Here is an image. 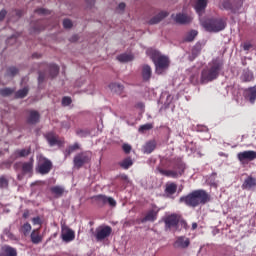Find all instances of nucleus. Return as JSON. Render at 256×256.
<instances>
[{
  "label": "nucleus",
  "instance_id": "1",
  "mask_svg": "<svg viewBox=\"0 0 256 256\" xmlns=\"http://www.w3.org/2000/svg\"><path fill=\"white\" fill-rule=\"evenodd\" d=\"M179 201L180 203H185L187 207H199V205H207L211 201V194H208L203 189H198L180 197Z\"/></svg>",
  "mask_w": 256,
  "mask_h": 256
},
{
  "label": "nucleus",
  "instance_id": "2",
  "mask_svg": "<svg viewBox=\"0 0 256 256\" xmlns=\"http://www.w3.org/2000/svg\"><path fill=\"white\" fill-rule=\"evenodd\" d=\"M221 69H223V62L218 59L212 60V63H209L208 67L202 70L200 80L202 85L205 83H211V81H215V79L219 77Z\"/></svg>",
  "mask_w": 256,
  "mask_h": 256
},
{
  "label": "nucleus",
  "instance_id": "3",
  "mask_svg": "<svg viewBox=\"0 0 256 256\" xmlns=\"http://www.w3.org/2000/svg\"><path fill=\"white\" fill-rule=\"evenodd\" d=\"M151 59L156 67L157 75H162L166 69H169L170 61L169 57L161 55L158 51H152Z\"/></svg>",
  "mask_w": 256,
  "mask_h": 256
},
{
  "label": "nucleus",
  "instance_id": "4",
  "mask_svg": "<svg viewBox=\"0 0 256 256\" xmlns=\"http://www.w3.org/2000/svg\"><path fill=\"white\" fill-rule=\"evenodd\" d=\"M202 26L209 33H219V31H223L227 27V23L222 18H211L204 21Z\"/></svg>",
  "mask_w": 256,
  "mask_h": 256
},
{
  "label": "nucleus",
  "instance_id": "5",
  "mask_svg": "<svg viewBox=\"0 0 256 256\" xmlns=\"http://www.w3.org/2000/svg\"><path fill=\"white\" fill-rule=\"evenodd\" d=\"M91 162V156L87 152H80L74 156L73 163L76 169H81L83 165Z\"/></svg>",
  "mask_w": 256,
  "mask_h": 256
},
{
  "label": "nucleus",
  "instance_id": "6",
  "mask_svg": "<svg viewBox=\"0 0 256 256\" xmlns=\"http://www.w3.org/2000/svg\"><path fill=\"white\" fill-rule=\"evenodd\" d=\"M44 137L50 147H62V145H65V141L59 139V135L55 134L54 132H48L44 135Z\"/></svg>",
  "mask_w": 256,
  "mask_h": 256
},
{
  "label": "nucleus",
  "instance_id": "7",
  "mask_svg": "<svg viewBox=\"0 0 256 256\" xmlns=\"http://www.w3.org/2000/svg\"><path fill=\"white\" fill-rule=\"evenodd\" d=\"M241 5H243V2L239 0H224L222 2L223 9L231 11V13H237L241 9Z\"/></svg>",
  "mask_w": 256,
  "mask_h": 256
},
{
  "label": "nucleus",
  "instance_id": "8",
  "mask_svg": "<svg viewBox=\"0 0 256 256\" xmlns=\"http://www.w3.org/2000/svg\"><path fill=\"white\" fill-rule=\"evenodd\" d=\"M170 165L173 168V171H176L177 177H181L185 173V163L181 158H173L170 160Z\"/></svg>",
  "mask_w": 256,
  "mask_h": 256
},
{
  "label": "nucleus",
  "instance_id": "9",
  "mask_svg": "<svg viewBox=\"0 0 256 256\" xmlns=\"http://www.w3.org/2000/svg\"><path fill=\"white\" fill-rule=\"evenodd\" d=\"M52 169L53 162L47 158L42 159L38 164V173H40V175H47Z\"/></svg>",
  "mask_w": 256,
  "mask_h": 256
},
{
  "label": "nucleus",
  "instance_id": "10",
  "mask_svg": "<svg viewBox=\"0 0 256 256\" xmlns=\"http://www.w3.org/2000/svg\"><path fill=\"white\" fill-rule=\"evenodd\" d=\"M181 221V215L179 214H171L164 218V223L166 229H173V227H177Z\"/></svg>",
  "mask_w": 256,
  "mask_h": 256
},
{
  "label": "nucleus",
  "instance_id": "11",
  "mask_svg": "<svg viewBox=\"0 0 256 256\" xmlns=\"http://www.w3.org/2000/svg\"><path fill=\"white\" fill-rule=\"evenodd\" d=\"M237 159L240 163H245L246 161H255L256 151L246 150L237 154Z\"/></svg>",
  "mask_w": 256,
  "mask_h": 256
},
{
  "label": "nucleus",
  "instance_id": "12",
  "mask_svg": "<svg viewBox=\"0 0 256 256\" xmlns=\"http://www.w3.org/2000/svg\"><path fill=\"white\" fill-rule=\"evenodd\" d=\"M61 237L64 243H71V241H75V231L69 226H62Z\"/></svg>",
  "mask_w": 256,
  "mask_h": 256
},
{
  "label": "nucleus",
  "instance_id": "13",
  "mask_svg": "<svg viewBox=\"0 0 256 256\" xmlns=\"http://www.w3.org/2000/svg\"><path fill=\"white\" fill-rule=\"evenodd\" d=\"M175 23H178V25H189L193 21V17L189 14L185 13H178L174 17Z\"/></svg>",
  "mask_w": 256,
  "mask_h": 256
},
{
  "label": "nucleus",
  "instance_id": "14",
  "mask_svg": "<svg viewBox=\"0 0 256 256\" xmlns=\"http://www.w3.org/2000/svg\"><path fill=\"white\" fill-rule=\"evenodd\" d=\"M191 245V240L185 236H180L176 238L174 242V247L176 249H187Z\"/></svg>",
  "mask_w": 256,
  "mask_h": 256
},
{
  "label": "nucleus",
  "instance_id": "15",
  "mask_svg": "<svg viewBox=\"0 0 256 256\" xmlns=\"http://www.w3.org/2000/svg\"><path fill=\"white\" fill-rule=\"evenodd\" d=\"M112 231L113 230L111 229V226H105L104 228L97 230L96 232L97 241H103V239H107V237L111 235Z\"/></svg>",
  "mask_w": 256,
  "mask_h": 256
},
{
  "label": "nucleus",
  "instance_id": "16",
  "mask_svg": "<svg viewBox=\"0 0 256 256\" xmlns=\"http://www.w3.org/2000/svg\"><path fill=\"white\" fill-rule=\"evenodd\" d=\"M166 17H169V12L161 11L157 15L153 16L149 21L148 25H157L163 21Z\"/></svg>",
  "mask_w": 256,
  "mask_h": 256
},
{
  "label": "nucleus",
  "instance_id": "17",
  "mask_svg": "<svg viewBox=\"0 0 256 256\" xmlns=\"http://www.w3.org/2000/svg\"><path fill=\"white\" fill-rule=\"evenodd\" d=\"M34 163H35V159L33 157H31L28 162H23L22 163V173L24 175H32Z\"/></svg>",
  "mask_w": 256,
  "mask_h": 256
},
{
  "label": "nucleus",
  "instance_id": "18",
  "mask_svg": "<svg viewBox=\"0 0 256 256\" xmlns=\"http://www.w3.org/2000/svg\"><path fill=\"white\" fill-rule=\"evenodd\" d=\"M41 119V114L37 112V110H30L29 116L27 118V123L29 125H37L39 123V120Z\"/></svg>",
  "mask_w": 256,
  "mask_h": 256
},
{
  "label": "nucleus",
  "instance_id": "19",
  "mask_svg": "<svg viewBox=\"0 0 256 256\" xmlns=\"http://www.w3.org/2000/svg\"><path fill=\"white\" fill-rule=\"evenodd\" d=\"M31 243L33 245H39V243H43V237L41 236V231L38 229H34L30 234Z\"/></svg>",
  "mask_w": 256,
  "mask_h": 256
},
{
  "label": "nucleus",
  "instance_id": "20",
  "mask_svg": "<svg viewBox=\"0 0 256 256\" xmlns=\"http://www.w3.org/2000/svg\"><path fill=\"white\" fill-rule=\"evenodd\" d=\"M157 215H159V210H149L142 219V223H147V221H150V223H155V221H157Z\"/></svg>",
  "mask_w": 256,
  "mask_h": 256
},
{
  "label": "nucleus",
  "instance_id": "21",
  "mask_svg": "<svg viewBox=\"0 0 256 256\" xmlns=\"http://www.w3.org/2000/svg\"><path fill=\"white\" fill-rule=\"evenodd\" d=\"M151 75H153V71L151 70V66L145 64L142 66V79L147 82L151 80Z\"/></svg>",
  "mask_w": 256,
  "mask_h": 256
},
{
  "label": "nucleus",
  "instance_id": "22",
  "mask_svg": "<svg viewBox=\"0 0 256 256\" xmlns=\"http://www.w3.org/2000/svg\"><path fill=\"white\" fill-rule=\"evenodd\" d=\"M245 97H246V99H249L250 103H255L256 86L246 89L245 90Z\"/></svg>",
  "mask_w": 256,
  "mask_h": 256
},
{
  "label": "nucleus",
  "instance_id": "23",
  "mask_svg": "<svg viewBox=\"0 0 256 256\" xmlns=\"http://www.w3.org/2000/svg\"><path fill=\"white\" fill-rule=\"evenodd\" d=\"M253 187H256V179L253 178L252 176H249L246 178L242 184V189H253Z\"/></svg>",
  "mask_w": 256,
  "mask_h": 256
},
{
  "label": "nucleus",
  "instance_id": "24",
  "mask_svg": "<svg viewBox=\"0 0 256 256\" xmlns=\"http://www.w3.org/2000/svg\"><path fill=\"white\" fill-rule=\"evenodd\" d=\"M156 147L157 143L155 141L146 142V144L143 146V153H145L146 155H150V153H153L155 151Z\"/></svg>",
  "mask_w": 256,
  "mask_h": 256
},
{
  "label": "nucleus",
  "instance_id": "25",
  "mask_svg": "<svg viewBox=\"0 0 256 256\" xmlns=\"http://www.w3.org/2000/svg\"><path fill=\"white\" fill-rule=\"evenodd\" d=\"M0 256H17V249L11 246H4L2 248Z\"/></svg>",
  "mask_w": 256,
  "mask_h": 256
},
{
  "label": "nucleus",
  "instance_id": "26",
  "mask_svg": "<svg viewBox=\"0 0 256 256\" xmlns=\"http://www.w3.org/2000/svg\"><path fill=\"white\" fill-rule=\"evenodd\" d=\"M206 8L207 0H196V3L194 5L196 13H203V11H205Z\"/></svg>",
  "mask_w": 256,
  "mask_h": 256
},
{
  "label": "nucleus",
  "instance_id": "27",
  "mask_svg": "<svg viewBox=\"0 0 256 256\" xmlns=\"http://www.w3.org/2000/svg\"><path fill=\"white\" fill-rule=\"evenodd\" d=\"M47 69L49 71V75L52 79H55L57 75H59V66L57 64L47 65Z\"/></svg>",
  "mask_w": 256,
  "mask_h": 256
},
{
  "label": "nucleus",
  "instance_id": "28",
  "mask_svg": "<svg viewBox=\"0 0 256 256\" xmlns=\"http://www.w3.org/2000/svg\"><path fill=\"white\" fill-rule=\"evenodd\" d=\"M79 149H81V147L79 146V143H74L73 145L68 146V148H66L64 155L65 157H69L71 156V153H75V151H79Z\"/></svg>",
  "mask_w": 256,
  "mask_h": 256
},
{
  "label": "nucleus",
  "instance_id": "29",
  "mask_svg": "<svg viewBox=\"0 0 256 256\" xmlns=\"http://www.w3.org/2000/svg\"><path fill=\"white\" fill-rule=\"evenodd\" d=\"M158 171L161 175H164V177H172V179H177V177H179L177 176V171L175 170H164L159 168Z\"/></svg>",
  "mask_w": 256,
  "mask_h": 256
},
{
  "label": "nucleus",
  "instance_id": "30",
  "mask_svg": "<svg viewBox=\"0 0 256 256\" xmlns=\"http://www.w3.org/2000/svg\"><path fill=\"white\" fill-rule=\"evenodd\" d=\"M118 165L122 168V169H129L130 167H133V159H131V157H127L125 159H123L121 162L118 163Z\"/></svg>",
  "mask_w": 256,
  "mask_h": 256
},
{
  "label": "nucleus",
  "instance_id": "31",
  "mask_svg": "<svg viewBox=\"0 0 256 256\" xmlns=\"http://www.w3.org/2000/svg\"><path fill=\"white\" fill-rule=\"evenodd\" d=\"M165 193L166 195H175V193H177V184L173 182L170 184H167L165 188Z\"/></svg>",
  "mask_w": 256,
  "mask_h": 256
},
{
  "label": "nucleus",
  "instance_id": "32",
  "mask_svg": "<svg viewBox=\"0 0 256 256\" xmlns=\"http://www.w3.org/2000/svg\"><path fill=\"white\" fill-rule=\"evenodd\" d=\"M27 95H29V88L24 87L23 89H20L15 93V99H25Z\"/></svg>",
  "mask_w": 256,
  "mask_h": 256
},
{
  "label": "nucleus",
  "instance_id": "33",
  "mask_svg": "<svg viewBox=\"0 0 256 256\" xmlns=\"http://www.w3.org/2000/svg\"><path fill=\"white\" fill-rule=\"evenodd\" d=\"M197 35V30H191L186 34L184 41H186V43H191L192 41H195V37H197Z\"/></svg>",
  "mask_w": 256,
  "mask_h": 256
},
{
  "label": "nucleus",
  "instance_id": "34",
  "mask_svg": "<svg viewBox=\"0 0 256 256\" xmlns=\"http://www.w3.org/2000/svg\"><path fill=\"white\" fill-rule=\"evenodd\" d=\"M118 61L120 63H129V61H133V55L132 54H120L117 57Z\"/></svg>",
  "mask_w": 256,
  "mask_h": 256
},
{
  "label": "nucleus",
  "instance_id": "35",
  "mask_svg": "<svg viewBox=\"0 0 256 256\" xmlns=\"http://www.w3.org/2000/svg\"><path fill=\"white\" fill-rule=\"evenodd\" d=\"M50 191L53 195H56V197H61L65 193V189L60 186H54L50 189Z\"/></svg>",
  "mask_w": 256,
  "mask_h": 256
},
{
  "label": "nucleus",
  "instance_id": "36",
  "mask_svg": "<svg viewBox=\"0 0 256 256\" xmlns=\"http://www.w3.org/2000/svg\"><path fill=\"white\" fill-rule=\"evenodd\" d=\"M15 155L17 157H29L31 155V148L16 150Z\"/></svg>",
  "mask_w": 256,
  "mask_h": 256
},
{
  "label": "nucleus",
  "instance_id": "37",
  "mask_svg": "<svg viewBox=\"0 0 256 256\" xmlns=\"http://www.w3.org/2000/svg\"><path fill=\"white\" fill-rule=\"evenodd\" d=\"M31 229V224L29 222H26L21 226L20 231L23 233L25 237H27L29 236V233H31Z\"/></svg>",
  "mask_w": 256,
  "mask_h": 256
},
{
  "label": "nucleus",
  "instance_id": "38",
  "mask_svg": "<svg viewBox=\"0 0 256 256\" xmlns=\"http://www.w3.org/2000/svg\"><path fill=\"white\" fill-rule=\"evenodd\" d=\"M109 87L112 91H115V93H123V90L125 89V87L119 83H112Z\"/></svg>",
  "mask_w": 256,
  "mask_h": 256
},
{
  "label": "nucleus",
  "instance_id": "39",
  "mask_svg": "<svg viewBox=\"0 0 256 256\" xmlns=\"http://www.w3.org/2000/svg\"><path fill=\"white\" fill-rule=\"evenodd\" d=\"M242 83H250L253 81V73L251 72H244L241 76Z\"/></svg>",
  "mask_w": 256,
  "mask_h": 256
},
{
  "label": "nucleus",
  "instance_id": "40",
  "mask_svg": "<svg viewBox=\"0 0 256 256\" xmlns=\"http://www.w3.org/2000/svg\"><path fill=\"white\" fill-rule=\"evenodd\" d=\"M9 188V179L7 176H0V189H8Z\"/></svg>",
  "mask_w": 256,
  "mask_h": 256
},
{
  "label": "nucleus",
  "instance_id": "41",
  "mask_svg": "<svg viewBox=\"0 0 256 256\" xmlns=\"http://www.w3.org/2000/svg\"><path fill=\"white\" fill-rule=\"evenodd\" d=\"M17 73H19V69H17V67L15 66L8 67L6 71V77H15Z\"/></svg>",
  "mask_w": 256,
  "mask_h": 256
},
{
  "label": "nucleus",
  "instance_id": "42",
  "mask_svg": "<svg viewBox=\"0 0 256 256\" xmlns=\"http://www.w3.org/2000/svg\"><path fill=\"white\" fill-rule=\"evenodd\" d=\"M15 93V89L13 88H2L0 89V95L2 97H9V95H13Z\"/></svg>",
  "mask_w": 256,
  "mask_h": 256
},
{
  "label": "nucleus",
  "instance_id": "43",
  "mask_svg": "<svg viewBox=\"0 0 256 256\" xmlns=\"http://www.w3.org/2000/svg\"><path fill=\"white\" fill-rule=\"evenodd\" d=\"M94 199L95 201H97L98 203H102V205H107V199L108 197L105 196V195H97V196H94Z\"/></svg>",
  "mask_w": 256,
  "mask_h": 256
},
{
  "label": "nucleus",
  "instance_id": "44",
  "mask_svg": "<svg viewBox=\"0 0 256 256\" xmlns=\"http://www.w3.org/2000/svg\"><path fill=\"white\" fill-rule=\"evenodd\" d=\"M153 129V124L147 123L144 125H141L138 129L139 133H145V131H151Z\"/></svg>",
  "mask_w": 256,
  "mask_h": 256
},
{
  "label": "nucleus",
  "instance_id": "45",
  "mask_svg": "<svg viewBox=\"0 0 256 256\" xmlns=\"http://www.w3.org/2000/svg\"><path fill=\"white\" fill-rule=\"evenodd\" d=\"M91 132H89V130H83V129H78L76 131V135H78V137H87L88 135H90Z\"/></svg>",
  "mask_w": 256,
  "mask_h": 256
},
{
  "label": "nucleus",
  "instance_id": "46",
  "mask_svg": "<svg viewBox=\"0 0 256 256\" xmlns=\"http://www.w3.org/2000/svg\"><path fill=\"white\" fill-rule=\"evenodd\" d=\"M201 53V44H196L192 49V55L193 57H197Z\"/></svg>",
  "mask_w": 256,
  "mask_h": 256
},
{
  "label": "nucleus",
  "instance_id": "47",
  "mask_svg": "<svg viewBox=\"0 0 256 256\" xmlns=\"http://www.w3.org/2000/svg\"><path fill=\"white\" fill-rule=\"evenodd\" d=\"M71 103H73V100H71V97L65 96L62 98V105L64 107H69V105H71Z\"/></svg>",
  "mask_w": 256,
  "mask_h": 256
},
{
  "label": "nucleus",
  "instance_id": "48",
  "mask_svg": "<svg viewBox=\"0 0 256 256\" xmlns=\"http://www.w3.org/2000/svg\"><path fill=\"white\" fill-rule=\"evenodd\" d=\"M38 85H41V83H44L45 82V77H46V74L45 72H41L39 71L38 72Z\"/></svg>",
  "mask_w": 256,
  "mask_h": 256
},
{
  "label": "nucleus",
  "instance_id": "49",
  "mask_svg": "<svg viewBox=\"0 0 256 256\" xmlns=\"http://www.w3.org/2000/svg\"><path fill=\"white\" fill-rule=\"evenodd\" d=\"M63 27H64V29H71V27H73V22H71V20H69V19H64Z\"/></svg>",
  "mask_w": 256,
  "mask_h": 256
},
{
  "label": "nucleus",
  "instance_id": "50",
  "mask_svg": "<svg viewBox=\"0 0 256 256\" xmlns=\"http://www.w3.org/2000/svg\"><path fill=\"white\" fill-rule=\"evenodd\" d=\"M32 223L33 225H43V221L39 216L32 218Z\"/></svg>",
  "mask_w": 256,
  "mask_h": 256
},
{
  "label": "nucleus",
  "instance_id": "51",
  "mask_svg": "<svg viewBox=\"0 0 256 256\" xmlns=\"http://www.w3.org/2000/svg\"><path fill=\"white\" fill-rule=\"evenodd\" d=\"M107 203H108V205H110V207H117V201H115V199H113V197H108Z\"/></svg>",
  "mask_w": 256,
  "mask_h": 256
},
{
  "label": "nucleus",
  "instance_id": "52",
  "mask_svg": "<svg viewBox=\"0 0 256 256\" xmlns=\"http://www.w3.org/2000/svg\"><path fill=\"white\" fill-rule=\"evenodd\" d=\"M122 149L124 153H126V155H129V153H131V145L129 144H123Z\"/></svg>",
  "mask_w": 256,
  "mask_h": 256
},
{
  "label": "nucleus",
  "instance_id": "53",
  "mask_svg": "<svg viewBox=\"0 0 256 256\" xmlns=\"http://www.w3.org/2000/svg\"><path fill=\"white\" fill-rule=\"evenodd\" d=\"M35 13H38V15H47V13H49V10L44 8H38L35 10Z\"/></svg>",
  "mask_w": 256,
  "mask_h": 256
},
{
  "label": "nucleus",
  "instance_id": "54",
  "mask_svg": "<svg viewBox=\"0 0 256 256\" xmlns=\"http://www.w3.org/2000/svg\"><path fill=\"white\" fill-rule=\"evenodd\" d=\"M5 17H7V10L2 9L0 11V21H3V19H5Z\"/></svg>",
  "mask_w": 256,
  "mask_h": 256
},
{
  "label": "nucleus",
  "instance_id": "55",
  "mask_svg": "<svg viewBox=\"0 0 256 256\" xmlns=\"http://www.w3.org/2000/svg\"><path fill=\"white\" fill-rule=\"evenodd\" d=\"M180 225L183 227V229H189V226L187 225V221L180 219Z\"/></svg>",
  "mask_w": 256,
  "mask_h": 256
},
{
  "label": "nucleus",
  "instance_id": "56",
  "mask_svg": "<svg viewBox=\"0 0 256 256\" xmlns=\"http://www.w3.org/2000/svg\"><path fill=\"white\" fill-rule=\"evenodd\" d=\"M251 47H253V45H251V43H244V45H243L244 51H249V49H251Z\"/></svg>",
  "mask_w": 256,
  "mask_h": 256
},
{
  "label": "nucleus",
  "instance_id": "57",
  "mask_svg": "<svg viewBox=\"0 0 256 256\" xmlns=\"http://www.w3.org/2000/svg\"><path fill=\"white\" fill-rule=\"evenodd\" d=\"M4 235H6L7 237H9L10 239L13 238V234H11V232L8 229L4 230Z\"/></svg>",
  "mask_w": 256,
  "mask_h": 256
},
{
  "label": "nucleus",
  "instance_id": "58",
  "mask_svg": "<svg viewBox=\"0 0 256 256\" xmlns=\"http://www.w3.org/2000/svg\"><path fill=\"white\" fill-rule=\"evenodd\" d=\"M125 7L126 5L123 2L118 5V9H120V11H125Z\"/></svg>",
  "mask_w": 256,
  "mask_h": 256
},
{
  "label": "nucleus",
  "instance_id": "59",
  "mask_svg": "<svg viewBox=\"0 0 256 256\" xmlns=\"http://www.w3.org/2000/svg\"><path fill=\"white\" fill-rule=\"evenodd\" d=\"M16 15L17 17H23V10H17Z\"/></svg>",
  "mask_w": 256,
  "mask_h": 256
},
{
  "label": "nucleus",
  "instance_id": "60",
  "mask_svg": "<svg viewBox=\"0 0 256 256\" xmlns=\"http://www.w3.org/2000/svg\"><path fill=\"white\" fill-rule=\"evenodd\" d=\"M32 57L33 59H39L41 57V54L34 53Z\"/></svg>",
  "mask_w": 256,
  "mask_h": 256
},
{
  "label": "nucleus",
  "instance_id": "61",
  "mask_svg": "<svg viewBox=\"0 0 256 256\" xmlns=\"http://www.w3.org/2000/svg\"><path fill=\"white\" fill-rule=\"evenodd\" d=\"M190 81L191 83H197V79L195 80V76H191Z\"/></svg>",
  "mask_w": 256,
  "mask_h": 256
},
{
  "label": "nucleus",
  "instance_id": "62",
  "mask_svg": "<svg viewBox=\"0 0 256 256\" xmlns=\"http://www.w3.org/2000/svg\"><path fill=\"white\" fill-rule=\"evenodd\" d=\"M192 229H193V230L197 229V223H193V224H192Z\"/></svg>",
  "mask_w": 256,
  "mask_h": 256
},
{
  "label": "nucleus",
  "instance_id": "63",
  "mask_svg": "<svg viewBox=\"0 0 256 256\" xmlns=\"http://www.w3.org/2000/svg\"><path fill=\"white\" fill-rule=\"evenodd\" d=\"M71 41H77V36H73V37L71 38Z\"/></svg>",
  "mask_w": 256,
  "mask_h": 256
},
{
  "label": "nucleus",
  "instance_id": "64",
  "mask_svg": "<svg viewBox=\"0 0 256 256\" xmlns=\"http://www.w3.org/2000/svg\"><path fill=\"white\" fill-rule=\"evenodd\" d=\"M24 217H27V215L24 213Z\"/></svg>",
  "mask_w": 256,
  "mask_h": 256
}]
</instances>
